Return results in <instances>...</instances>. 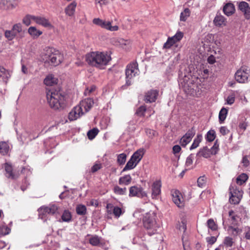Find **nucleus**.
<instances>
[{
    "instance_id": "obj_1",
    "label": "nucleus",
    "mask_w": 250,
    "mask_h": 250,
    "mask_svg": "<svg viewBox=\"0 0 250 250\" xmlns=\"http://www.w3.org/2000/svg\"><path fill=\"white\" fill-rule=\"evenodd\" d=\"M110 60V55L104 52H91L85 55V61L89 65L100 69H104Z\"/></svg>"
},
{
    "instance_id": "obj_2",
    "label": "nucleus",
    "mask_w": 250,
    "mask_h": 250,
    "mask_svg": "<svg viewBox=\"0 0 250 250\" xmlns=\"http://www.w3.org/2000/svg\"><path fill=\"white\" fill-rule=\"evenodd\" d=\"M46 97L49 105L54 109H58L64 105V97L59 91L49 90L47 92Z\"/></svg>"
},
{
    "instance_id": "obj_3",
    "label": "nucleus",
    "mask_w": 250,
    "mask_h": 250,
    "mask_svg": "<svg viewBox=\"0 0 250 250\" xmlns=\"http://www.w3.org/2000/svg\"><path fill=\"white\" fill-rule=\"evenodd\" d=\"M155 218L156 214L154 212H149L146 213L143 218L144 227L150 236L156 233L159 228Z\"/></svg>"
},
{
    "instance_id": "obj_4",
    "label": "nucleus",
    "mask_w": 250,
    "mask_h": 250,
    "mask_svg": "<svg viewBox=\"0 0 250 250\" xmlns=\"http://www.w3.org/2000/svg\"><path fill=\"white\" fill-rule=\"evenodd\" d=\"M63 55L53 48H48L45 51L44 59L53 65L59 64L63 60Z\"/></svg>"
},
{
    "instance_id": "obj_5",
    "label": "nucleus",
    "mask_w": 250,
    "mask_h": 250,
    "mask_svg": "<svg viewBox=\"0 0 250 250\" xmlns=\"http://www.w3.org/2000/svg\"><path fill=\"white\" fill-rule=\"evenodd\" d=\"M139 73V70L138 69V65L136 62H132L128 64L125 70V84L123 85L122 87L125 88V86H128L131 85V79L136 76V75H138Z\"/></svg>"
},
{
    "instance_id": "obj_6",
    "label": "nucleus",
    "mask_w": 250,
    "mask_h": 250,
    "mask_svg": "<svg viewBox=\"0 0 250 250\" xmlns=\"http://www.w3.org/2000/svg\"><path fill=\"white\" fill-rule=\"evenodd\" d=\"M250 77V69L246 66H242L235 72L234 78L239 83H246Z\"/></svg>"
},
{
    "instance_id": "obj_7",
    "label": "nucleus",
    "mask_w": 250,
    "mask_h": 250,
    "mask_svg": "<svg viewBox=\"0 0 250 250\" xmlns=\"http://www.w3.org/2000/svg\"><path fill=\"white\" fill-rule=\"evenodd\" d=\"M59 208L55 205L48 206H43L38 209L39 217L42 219H44L47 214L54 215L58 212Z\"/></svg>"
},
{
    "instance_id": "obj_8",
    "label": "nucleus",
    "mask_w": 250,
    "mask_h": 250,
    "mask_svg": "<svg viewBox=\"0 0 250 250\" xmlns=\"http://www.w3.org/2000/svg\"><path fill=\"white\" fill-rule=\"evenodd\" d=\"M219 150V145L216 142L214 145L210 148L208 149L207 147H204L203 148L200 149L199 152L197 153V156H202L206 158H208L212 155H215Z\"/></svg>"
},
{
    "instance_id": "obj_9",
    "label": "nucleus",
    "mask_w": 250,
    "mask_h": 250,
    "mask_svg": "<svg viewBox=\"0 0 250 250\" xmlns=\"http://www.w3.org/2000/svg\"><path fill=\"white\" fill-rule=\"evenodd\" d=\"M229 190L230 203L233 204H238L242 197V191L232 185L230 186Z\"/></svg>"
},
{
    "instance_id": "obj_10",
    "label": "nucleus",
    "mask_w": 250,
    "mask_h": 250,
    "mask_svg": "<svg viewBox=\"0 0 250 250\" xmlns=\"http://www.w3.org/2000/svg\"><path fill=\"white\" fill-rule=\"evenodd\" d=\"M22 30V25L21 23H19L14 24L11 30H6L4 35L9 41H12L16 37L17 34L21 33Z\"/></svg>"
},
{
    "instance_id": "obj_11",
    "label": "nucleus",
    "mask_w": 250,
    "mask_h": 250,
    "mask_svg": "<svg viewBox=\"0 0 250 250\" xmlns=\"http://www.w3.org/2000/svg\"><path fill=\"white\" fill-rule=\"evenodd\" d=\"M172 199L174 204L179 208L184 206V200L181 193L177 190L173 189L171 191Z\"/></svg>"
},
{
    "instance_id": "obj_12",
    "label": "nucleus",
    "mask_w": 250,
    "mask_h": 250,
    "mask_svg": "<svg viewBox=\"0 0 250 250\" xmlns=\"http://www.w3.org/2000/svg\"><path fill=\"white\" fill-rule=\"evenodd\" d=\"M84 114L83 109L77 105L74 107L69 113L68 119L70 121H75Z\"/></svg>"
},
{
    "instance_id": "obj_13",
    "label": "nucleus",
    "mask_w": 250,
    "mask_h": 250,
    "mask_svg": "<svg viewBox=\"0 0 250 250\" xmlns=\"http://www.w3.org/2000/svg\"><path fill=\"white\" fill-rule=\"evenodd\" d=\"M195 134V130L193 127H192L181 138L179 142L180 144L183 147H185L191 141Z\"/></svg>"
},
{
    "instance_id": "obj_14",
    "label": "nucleus",
    "mask_w": 250,
    "mask_h": 250,
    "mask_svg": "<svg viewBox=\"0 0 250 250\" xmlns=\"http://www.w3.org/2000/svg\"><path fill=\"white\" fill-rule=\"evenodd\" d=\"M129 196L130 197L137 196L143 198L147 196L146 193L143 190L142 188L136 186H132L130 188Z\"/></svg>"
},
{
    "instance_id": "obj_15",
    "label": "nucleus",
    "mask_w": 250,
    "mask_h": 250,
    "mask_svg": "<svg viewBox=\"0 0 250 250\" xmlns=\"http://www.w3.org/2000/svg\"><path fill=\"white\" fill-rule=\"evenodd\" d=\"M94 101L91 98H86L80 102L78 104L81 108L83 109V112L84 114L91 108L94 104Z\"/></svg>"
},
{
    "instance_id": "obj_16",
    "label": "nucleus",
    "mask_w": 250,
    "mask_h": 250,
    "mask_svg": "<svg viewBox=\"0 0 250 250\" xmlns=\"http://www.w3.org/2000/svg\"><path fill=\"white\" fill-rule=\"evenodd\" d=\"M159 91L157 90H150L148 91L145 94L144 101L146 103L154 102L158 96Z\"/></svg>"
},
{
    "instance_id": "obj_17",
    "label": "nucleus",
    "mask_w": 250,
    "mask_h": 250,
    "mask_svg": "<svg viewBox=\"0 0 250 250\" xmlns=\"http://www.w3.org/2000/svg\"><path fill=\"white\" fill-rule=\"evenodd\" d=\"M34 22L46 28H52V25L49 20L44 17L35 16L34 18Z\"/></svg>"
},
{
    "instance_id": "obj_18",
    "label": "nucleus",
    "mask_w": 250,
    "mask_h": 250,
    "mask_svg": "<svg viewBox=\"0 0 250 250\" xmlns=\"http://www.w3.org/2000/svg\"><path fill=\"white\" fill-rule=\"evenodd\" d=\"M161 183L160 181H155L151 187V196L153 199H156L161 193Z\"/></svg>"
},
{
    "instance_id": "obj_19",
    "label": "nucleus",
    "mask_w": 250,
    "mask_h": 250,
    "mask_svg": "<svg viewBox=\"0 0 250 250\" xmlns=\"http://www.w3.org/2000/svg\"><path fill=\"white\" fill-rule=\"evenodd\" d=\"M238 7L244 14L245 17L247 19L250 18V7L249 4L245 1H241L239 3Z\"/></svg>"
},
{
    "instance_id": "obj_20",
    "label": "nucleus",
    "mask_w": 250,
    "mask_h": 250,
    "mask_svg": "<svg viewBox=\"0 0 250 250\" xmlns=\"http://www.w3.org/2000/svg\"><path fill=\"white\" fill-rule=\"evenodd\" d=\"M16 3L14 0H1L0 7L3 10H11L15 8Z\"/></svg>"
},
{
    "instance_id": "obj_21",
    "label": "nucleus",
    "mask_w": 250,
    "mask_h": 250,
    "mask_svg": "<svg viewBox=\"0 0 250 250\" xmlns=\"http://www.w3.org/2000/svg\"><path fill=\"white\" fill-rule=\"evenodd\" d=\"M114 44L119 46L124 49H129L131 47V42L130 40H125L122 38H119L115 40Z\"/></svg>"
},
{
    "instance_id": "obj_22",
    "label": "nucleus",
    "mask_w": 250,
    "mask_h": 250,
    "mask_svg": "<svg viewBox=\"0 0 250 250\" xmlns=\"http://www.w3.org/2000/svg\"><path fill=\"white\" fill-rule=\"evenodd\" d=\"M10 77V72L3 66H0V78L1 79L2 81L4 83H7Z\"/></svg>"
},
{
    "instance_id": "obj_23",
    "label": "nucleus",
    "mask_w": 250,
    "mask_h": 250,
    "mask_svg": "<svg viewBox=\"0 0 250 250\" xmlns=\"http://www.w3.org/2000/svg\"><path fill=\"white\" fill-rule=\"evenodd\" d=\"M214 24L216 26L222 27L227 23L226 19L222 15H216L213 20Z\"/></svg>"
},
{
    "instance_id": "obj_24",
    "label": "nucleus",
    "mask_w": 250,
    "mask_h": 250,
    "mask_svg": "<svg viewBox=\"0 0 250 250\" xmlns=\"http://www.w3.org/2000/svg\"><path fill=\"white\" fill-rule=\"evenodd\" d=\"M28 33L33 39H37L42 34V31L38 30L35 26H30L28 29Z\"/></svg>"
},
{
    "instance_id": "obj_25",
    "label": "nucleus",
    "mask_w": 250,
    "mask_h": 250,
    "mask_svg": "<svg viewBox=\"0 0 250 250\" xmlns=\"http://www.w3.org/2000/svg\"><path fill=\"white\" fill-rule=\"evenodd\" d=\"M145 153V150L143 148H141L137 150L131 157L135 162L138 163L142 159Z\"/></svg>"
},
{
    "instance_id": "obj_26",
    "label": "nucleus",
    "mask_w": 250,
    "mask_h": 250,
    "mask_svg": "<svg viewBox=\"0 0 250 250\" xmlns=\"http://www.w3.org/2000/svg\"><path fill=\"white\" fill-rule=\"evenodd\" d=\"M223 11L225 15L228 16H230L234 13V6L232 3H228L224 6Z\"/></svg>"
},
{
    "instance_id": "obj_27",
    "label": "nucleus",
    "mask_w": 250,
    "mask_h": 250,
    "mask_svg": "<svg viewBox=\"0 0 250 250\" xmlns=\"http://www.w3.org/2000/svg\"><path fill=\"white\" fill-rule=\"evenodd\" d=\"M77 3L75 2H72L69 4L65 9V13L69 16H72L74 15Z\"/></svg>"
},
{
    "instance_id": "obj_28",
    "label": "nucleus",
    "mask_w": 250,
    "mask_h": 250,
    "mask_svg": "<svg viewBox=\"0 0 250 250\" xmlns=\"http://www.w3.org/2000/svg\"><path fill=\"white\" fill-rule=\"evenodd\" d=\"M102 28L109 30L111 31H115L118 30V26L117 25L112 26L111 22L104 21L101 26Z\"/></svg>"
},
{
    "instance_id": "obj_29",
    "label": "nucleus",
    "mask_w": 250,
    "mask_h": 250,
    "mask_svg": "<svg viewBox=\"0 0 250 250\" xmlns=\"http://www.w3.org/2000/svg\"><path fill=\"white\" fill-rule=\"evenodd\" d=\"M5 170L6 171V176L11 179H15L18 177L14 174L12 171V167L10 165L6 164L5 165Z\"/></svg>"
},
{
    "instance_id": "obj_30",
    "label": "nucleus",
    "mask_w": 250,
    "mask_h": 250,
    "mask_svg": "<svg viewBox=\"0 0 250 250\" xmlns=\"http://www.w3.org/2000/svg\"><path fill=\"white\" fill-rule=\"evenodd\" d=\"M57 83V79L53 75L47 76L44 80V83L46 85L51 86Z\"/></svg>"
},
{
    "instance_id": "obj_31",
    "label": "nucleus",
    "mask_w": 250,
    "mask_h": 250,
    "mask_svg": "<svg viewBox=\"0 0 250 250\" xmlns=\"http://www.w3.org/2000/svg\"><path fill=\"white\" fill-rule=\"evenodd\" d=\"M132 178L129 175H126L121 177L119 180V184L120 185H128L131 182Z\"/></svg>"
},
{
    "instance_id": "obj_32",
    "label": "nucleus",
    "mask_w": 250,
    "mask_h": 250,
    "mask_svg": "<svg viewBox=\"0 0 250 250\" xmlns=\"http://www.w3.org/2000/svg\"><path fill=\"white\" fill-rule=\"evenodd\" d=\"M194 155L193 154H190L186 159L185 162V167L187 169H190L193 168V163L194 160Z\"/></svg>"
},
{
    "instance_id": "obj_33",
    "label": "nucleus",
    "mask_w": 250,
    "mask_h": 250,
    "mask_svg": "<svg viewBox=\"0 0 250 250\" xmlns=\"http://www.w3.org/2000/svg\"><path fill=\"white\" fill-rule=\"evenodd\" d=\"M138 164V163L135 162L132 158H131L127 162L124 168L123 171H125L128 170H130L134 168Z\"/></svg>"
},
{
    "instance_id": "obj_34",
    "label": "nucleus",
    "mask_w": 250,
    "mask_h": 250,
    "mask_svg": "<svg viewBox=\"0 0 250 250\" xmlns=\"http://www.w3.org/2000/svg\"><path fill=\"white\" fill-rule=\"evenodd\" d=\"M190 11L188 8H185L180 14V20L182 21H186L190 16Z\"/></svg>"
},
{
    "instance_id": "obj_35",
    "label": "nucleus",
    "mask_w": 250,
    "mask_h": 250,
    "mask_svg": "<svg viewBox=\"0 0 250 250\" xmlns=\"http://www.w3.org/2000/svg\"><path fill=\"white\" fill-rule=\"evenodd\" d=\"M9 150V146L6 142H0V153L5 155L8 152Z\"/></svg>"
},
{
    "instance_id": "obj_36",
    "label": "nucleus",
    "mask_w": 250,
    "mask_h": 250,
    "mask_svg": "<svg viewBox=\"0 0 250 250\" xmlns=\"http://www.w3.org/2000/svg\"><path fill=\"white\" fill-rule=\"evenodd\" d=\"M202 136L201 135L198 134L196 138L194 139L193 142L191 146L190 147V150H192L197 148L199 145L200 143L202 140Z\"/></svg>"
},
{
    "instance_id": "obj_37",
    "label": "nucleus",
    "mask_w": 250,
    "mask_h": 250,
    "mask_svg": "<svg viewBox=\"0 0 250 250\" xmlns=\"http://www.w3.org/2000/svg\"><path fill=\"white\" fill-rule=\"evenodd\" d=\"M248 176L245 173H242L236 178V183L239 185H242L248 180Z\"/></svg>"
},
{
    "instance_id": "obj_38",
    "label": "nucleus",
    "mask_w": 250,
    "mask_h": 250,
    "mask_svg": "<svg viewBox=\"0 0 250 250\" xmlns=\"http://www.w3.org/2000/svg\"><path fill=\"white\" fill-rule=\"evenodd\" d=\"M35 16L31 15H26L22 19V23L26 26H29L32 21H34Z\"/></svg>"
},
{
    "instance_id": "obj_39",
    "label": "nucleus",
    "mask_w": 250,
    "mask_h": 250,
    "mask_svg": "<svg viewBox=\"0 0 250 250\" xmlns=\"http://www.w3.org/2000/svg\"><path fill=\"white\" fill-rule=\"evenodd\" d=\"M228 110L225 108H222L219 114V119L221 123H223L226 118Z\"/></svg>"
},
{
    "instance_id": "obj_40",
    "label": "nucleus",
    "mask_w": 250,
    "mask_h": 250,
    "mask_svg": "<svg viewBox=\"0 0 250 250\" xmlns=\"http://www.w3.org/2000/svg\"><path fill=\"white\" fill-rule=\"evenodd\" d=\"M76 212L79 215H85L86 213V208L83 205H78L76 207Z\"/></svg>"
},
{
    "instance_id": "obj_41",
    "label": "nucleus",
    "mask_w": 250,
    "mask_h": 250,
    "mask_svg": "<svg viewBox=\"0 0 250 250\" xmlns=\"http://www.w3.org/2000/svg\"><path fill=\"white\" fill-rule=\"evenodd\" d=\"M89 243L92 246H98L100 243V239L97 236H93L89 239Z\"/></svg>"
},
{
    "instance_id": "obj_42",
    "label": "nucleus",
    "mask_w": 250,
    "mask_h": 250,
    "mask_svg": "<svg viewBox=\"0 0 250 250\" xmlns=\"http://www.w3.org/2000/svg\"><path fill=\"white\" fill-rule=\"evenodd\" d=\"M71 217V213L68 210H65L62 215V219L63 222H69Z\"/></svg>"
},
{
    "instance_id": "obj_43",
    "label": "nucleus",
    "mask_w": 250,
    "mask_h": 250,
    "mask_svg": "<svg viewBox=\"0 0 250 250\" xmlns=\"http://www.w3.org/2000/svg\"><path fill=\"white\" fill-rule=\"evenodd\" d=\"M115 194L118 195H124L126 193V188H121L118 186L114 187L113 189Z\"/></svg>"
},
{
    "instance_id": "obj_44",
    "label": "nucleus",
    "mask_w": 250,
    "mask_h": 250,
    "mask_svg": "<svg viewBox=\"0 0 250 250\" xmlns=\"http://www.w3.org/2000/svg\"><path fill=\"white\" fill-rule=\"evenodd\" d=\"M98 132L99 130L96 128H94L91 130H90L89 131H88L87 134L88 138L90 140H92L96 137V136L98 134Z\"/></svg>"
},
{
    "instance_id": "obj_45",
    "label": "nucleus",
    "mask_w": 250,
    "mask_h": 250,
    "mask_svg": "<svg viewBox=\"0 0 250 250\" xmlns=\"http://www.w3.org/2000/svg\"><path fill=\"white\" fill-rule=\"evenodd\" d=\"M183 36L184 34L183 32L181 31H178L174 36L170 38H172V40L174 41L175 43H176L178 42H179L183 38Z\"/></svg>"
},
{
    "instance_id": "obj_46",
    "label": "nucleus",
    "mask_w": 250,
    "mask_h": 250,
    "mask_svg": "<svg viewBox=\"0 0 250 250\" xmlns=\"http://www.w3.org/2000/svg\"><path fill=\"white\" fill-rule=\"evenodd\" d=\"M126 159V155L125 153H121L118 155L117 162L119 165H123L125 163Z\"/></svg>"
},
{
    "instance_id": "obj_47",
    "label": "nucleus",
    "mask_w": 250,
    "mask_h": 250,
    "mask_svg": "<svg viewBox=\"0 0 250 250\" xmlns=\"http://www.w3.org/2000/svg\"><path fill=\"white\" fill-rule=\"evenodd\" d=\"M207 225L208 228L212 230H215L217 229V225L215 223L214 220L212 219H209L207 221Z\"/></svg>"
},
{
    "instance_id": "obj_48",
    "label": "nucleus",
    "mask_w": 250,
    "mask_h": 250,
    "mask_svg": "<svg viewBox=\"0 0 250 250\" xmlns=\"http://www.w3.org/2000/svg\"><path fill=\"white\" fill-rule=\"evenodd\" d=\"M10 229L5 225L0 226V234L5 235L9 233Z\"/></svg>"
},
{
    "instance_id": "obj_49",
    "label": "nucleus",
    "mask_w": 250,
    "mask_h": 250,
    "mask_svg": "<svg viewBox=\"0 0 250 250\" xmlns=\"http://www.w3.org/2000/svg\"><path fill=\"white\" fill-rule=\"evenodd\" d=\"M175 43L174 41L172 40V38L169 37L167 41L164 43L163 45L164 49H169Z\"/></svg>"
},
{
    "instance_id": "obj_50",
    "label": "nucleus",
    "mask_w": 250,
    "mask_h": 250,
    "mask_svg": "<svg viewBox=\"0 0 250 250\" xmlns=\"http://www.w3.org/2000/svg\"><path fill=\"white\" fill-rule=\"evenodd\" d=\"M146 110V107L144 105H142L137 109L136 113L138 116H144Z\"/></svg>"
},
{
    "instance_id": "obj_51",
    "label": "nucleus",
    "mask_w": 250,
    "mask_h": 250,
    "mask_svg": "<svg viewBox=\"0 0 250 250\" xmlns=\"http://www.w3.org/2000/svg\"><path fill=\"white\" fill-rule=\"evenodd\" d=\"M215 138V133L213 130H209L207 135V140L209 142L213 141Z\"/></svg>"
},
{
    "instance_id": "obj_52",
    "label": "nucleus",
    "mask_w": 250,
    "mask_h": 250,
    "mask_svg": "<svg viewBox=\"0 0 250 250\" xmlns=\"http://www.w3.org/2000/svg\"><path fill=\"white\" fill-rule=\"evenodd\" d=\"M113 213L116 217L119 218L122 214L121 208L118 207H114L113 208Z\"/></svg>"
},
{
    "instance_id": "obj_53",
    "label": "nucleus",
    "mask_w": 250,
    "mask_h": 250,
    "mask_svg": "<svg viewBox=\"0 0 250 250\" xmlns=\"http://www.w3.org/2000/svg\"><path fill=\"white\" fill-rule=\"evenodd\" d=\"M234 242L232 239L229 237H225L224 244L226 247H230L232 246Z\"/></svg>"
},
{
    "instance_id": "obj_54",
    "label": "nucleus",
    "mask_w": 250,
    "mask_h": 250,
    "mask_svg": "<svg viewBox=\"0 0 250 250\" xmlns=\"http://www.w3.org/2000/svg\"><path fill=\"white\" fill-rule=\"evenodd\" d=\"M177 228L180 231L185 232L187 229L186 224L185 221L183 220L181 222L179 223V224L177 225Z\"/></svg>"
},
{
    "instance_id": "obj_55",
    "label": "nucleus",
    "mask_w": 250,
    "mask_h": 250,
    "mask_svg": "<svg viewBox=\"0 0 250 250\" xmlns=\"http://www.w3.org/2000/svg\"><path fill=\"white\" fill-rule=\"evenodd\" d=\"M204 41L205 43H210L213 41V36L211 34H208L207 35L204 39Z\"/></svg>"
},
{
    "instance_id": "obj_56",
    "label": "nucleus",
    "mask_w": 250,
    "mask_h": 250,
    "mask_svg": "<svg viewBox=\"0 0 250 250\" xmlns=\"http://www.w3.org/2000/svg\"><path fill=\"white\" fill-rule=\"evenodd\" d=\"M235 101V95L234 94H231L229 95L227 99V103L228 104H232L234 103Z\"/></svg>"
},
{
    "instance_id": "obj_57",
    "label": "nucleus",
    "mask_w": 250,
    "mask_h": 250,
    "mask_svg": "<svg viewBox=\"0 0 250 250\" xmlns=\"http://www.w3.org/2000/svg\"><path fill=\"white\" fill-rule=\"evenodd\" d=\"M96 87L94 85L87 87L84 91L85 95H89L95 91Z\"/></svg>"
},
{
    "instance_id": "obj_58",
    "label": "nucleus",
    "mask_w": 250,
    "mask_h": 250,
    "mask_svg": "<svg viewBox=\"0 0 250 250\" xmlns=\"http://www.w3.org/2000/svg\"><path fill=\"white\" fill-rule=\"evenodd\" d=\"M228 231L233 235H236L238 233L239 229L238 228H234L233 227H229Z\"/></svg>"
},
{
    "instance_id": "obj_59",
    "label": "nucleus",
    "mask_w": 250,
    "mask_h": 250,
    "mask_svg": "<svg viewBox=\"0 0 250 250\" xmlns=\"http://www.w3.org/2000/svg\"><path fill=\"white\" fill-rule=\"evenodd\" d=\"M206 179L204 176L200 177L197 180V184L199 187H202L205 184Z\"/></svg>"
},
{
    "instance_id": "obj_60",
    "label": "nucleus",
    "mask_w": 250,
    "mask_h": 250,
    "mask_svg": "<svg viewBox=\"0 0 250 250\" xmlns=\"http://www.w3.org/2000/svg\"><path fill=\"white\" fill-rule=\"evenodd\" d=\"M216 237L214 236L208 237L206 238L207 242L210 244L212 245L216 241Z\"/></svg>"
},
{
    "instance_id": "obj_61",
    "label": "nucleus",
    "mask_w": 250,
    "mask_h": 250,
    "mask_svg": "<svg viewBox=\"0 0 250 250\" xmlns=\"http://www.w3.org/2000/svg\"><path fill=\"white\" fill-rule=\"evenodd\" d=\"M101 168V164H95L91 167V171L92 172H95Z\"/></svg>"
},
{
    "instance_id": "obj_62",
    "label": "nucleus",
    "mask_w": 250,
    "mask_h": 250,
    "mask_svg": "<svg viewBox=\"0 0 250 250\" xmlns=\"http://www.w3.org/2000/svg\"><path fill=\"white\" fill-rule=\"evenodd\" d=\"M181 150V147L179 145H175L172 147V151L174 154L178 153Z\"/></svg>"
},
{
    "instance_id": "obj_63",
    "label": "nucleus",
    "mask_w": 250,
    "mask_h": 250,
    "mask_svg": "<svg viewBox=\"0 0 250 250\" xmlns=\"http://www.w3.org/2000/svg\"><path fill=\"white\" fill-rule=\"evenodd\" d=\"M220 132L222 135H225L229 133V130L227 129L226 127L222 126L220 128Z\"/></svg>"
},
{
    "instance_id": "obj_64",
    "label": "nucleus",
    "mask_w": 250,
    "mask_h": 250,
    "mask_svg": "<svg viewBox=\"0 0 250 250\" xmlns=\"http://www.w3.org/2000/svg\"><path fill=\"white\" fill-rule=\"evenodd\" d=\"M103 21H104L100 19L99 18H96L93 19V22L96 25L101 26Z\"/></svg>"
}]
</instances>
